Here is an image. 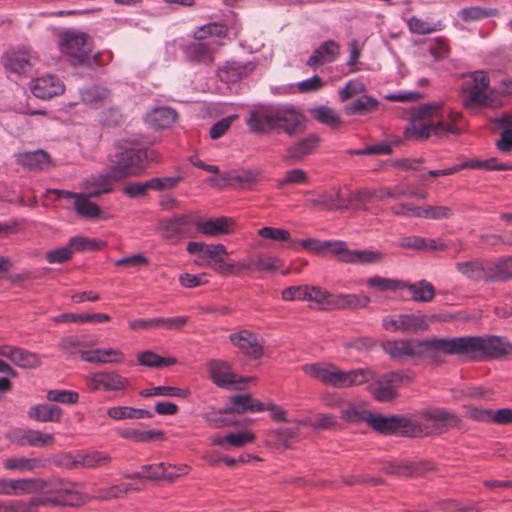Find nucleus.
Returning <instances> with one entry per match:
<instances>
[{
	"label": "nucleus",
	"mask_w": 512,
	"mask_h": 512,
	"mask_svg": "<svg viewBox=\"0 0 512 512\" xmlns=\"http://www.w3.org/2000/svg\"><path fill=\"white\" fill-rule=\"evenodd\" d=\"M465 129L461 115L441 103L419 106L412 114L410 124L404 131L408 140H424L430 136L460 134Z\"/></svg>",
	"instance_id": "1"
},
{
	"label": "nucleus",
	"mask_w": 512,
	"mask_h": 512,
	"mask_svg": "<svg viewBox=\"0 0 512 512\" xmlns=\"http://www.w3.org/2000/svg\"><path fill=\"white\" fill-rule=\"evenodd\" d=\"M45 492L44 501L54 505L76 506L86 501L81 484L66 480L47 483L37 478L0 479V495L20 496Z\"/></svg>",
	"instance_id": "2"
},
{
	"label": "nucleus",
	"mask_w": 512,
	"mask_h": 512,
	"mask_svg": "<svg viewBox=\"0 0 512 512\" xmlns=\"http://www.w3.org/2000/svg\"><path fill=\"white\" fill-rule=\"evenodd\" d=\"M58 47L62 55L73 65H82L90 69L104 66L112 59L109 51L91 55L92 42L89 36L74 29H61L57 33Z\"/></svg>",
	"instance_id": "3"
},
{
	"label": "nucleus",
	"mask_w": 512,
	"mask_h": 512,
	"mask_svg": "<svg viewBox=\"0 0 512 512\" xmlns=\"http://www.w3.org/2000/svg\"><path fill=\"white\" fill-rule=\"evenodd\" d=\"M439 344L446 354H480L495 358L512 351L511 344L498 336L446 338Z\"/></svg>",
	"instance_id": "4"
},
{
	"label": "nucleus",
	"mask_w": 512,
	"mask_h": 512,
	"mask_svg": "<svg viewBox=\"0 0 512 512\" xmlns=\"http://www.w3.org/2000/svg\"><path fill=\"white\" fill-rule=\"evenodd\" d=\"M303 371L306 375L335 388L361 385L373 377V373L368 369L343 371L329 363L306 364Z\"/></svg>",
	"instance_id": "5"
},
{
	"label": "nucleus",
	"mask_w": 512,
	"mask_h": 512,
	"mask_svg": "<svg viewBox=\"0 0 512 512\" xmlns=\"http://www.w3.org/2000/svg\"><path fill=\"white\" fill-rule=\"evenodd\" d=\"M461 91L463 104L468 109L497 107L502 103L499 94L490 88L489 79L483 71H475L466 77Z\"/></svg>",
	"instance_id": "6"
},
{
	"label": "nucleus",
	"mask_w": 512,
	"mask_h": 512,
	"mask_svg": "<svg viewBox=\"0 0 512 512\" xmlns=\"http://www.w3.org/2000/svg\"><path fill=\"white\" fill-rule=\"evenodd\" d=\"M226 36V29L218 23H208L199 27L193 35V40L185 45L184 53L194 61L207 59L220 45V40Z\"/></svg>",
	"instance_id": "7"
},
{
	"label": "nucleus",
	"mask_w": 512,
	"mask_h": 512,
	"mask_svg": "<svg viewBox=\"0 0 512 512\" xmlns=\"http://www.w3.org/2000/svg\"><path fill=\"white\" fill-rule=\"evenodd\" d=\"M154 152L145 148L128 147L115 154L113 164L116 179L142 174L153 160Z\"/></svg>",
	"instance_id": "8"
},
{
	"label": "nucleus",
	"mask_w": 512,
	"mask_h": 512,
	"mask_svg": "<svg viewBox=\"0 0 512 512\" xmlns=\"http://www.w3.org/2000/svg\"><path fill=\"white\" fill-rule=\"evenodd\" d=\"M440 341H446V338H433L426 341L389 340L383 343V349L392 358L418 357L430 351L442 352Z\"/></svg>",
	"instance_id": "9"
},
{
	"label": "nucleus",
	"mask_w": 512,
	"mask_h": 512,
	"mask_svg": "<svg viewBox=\"0 0 512 512\" xmlns=\"http://www.w3.org/2000/svg\"><path fill=\"white\" fill-rule=\"evenodd\" d=\"M382 326L388 332L418 333L428 329L429 317L421 313L386 316Z\"/></svg>",
	"instance_id": "10"
},
{
	"label": "nucleus",
	"mask_w": 512,
	"mask_h": 512,
	"mask_svg": "<svg viewBox=\"0 0 512 512\" xmlns=\"http://www.w3.org/2000/svg\"><path fill=\"white\" fill-rule=\"evenodd\" d=\"M47 194L52 193L56 199H65L71 202L76 214L86 219L103 218L100 207L92 202L89 193H74L67 190L47 189Z\"/></svg>",
	"instance_id": "11"
},
{
	"label": "nucleus",
	"mask_w": 512,
	"mask_h": 512,
	"mask_svg": "<svg viewBox=\"0 0 512 512\" xmlns=\"http://www.w3.org/2000/svg\"><path fill=\"white\" fill-rule=\"evenodd\" d=\"M276 129L282 130L289 136L305 130V116L291 104L275 105Z\"/></svg>",
	"instance_id": "12"
},
{
	"label": "nucleus",
	"mask_w": 512,
	"mask_h": 512,
	"mask_svg": "<svg viewBox=\"0 0 512 512\" xmlns=\"http://www.w3.org/2000/svg\"><path fill=\"white\" fill-rule=\"evenodd\" d=\"M85 382L91 391H121L128 388L127 378L114 371H98L85 376Z\"/></svg>",
	"instance_id": "13"
},
{
	"label": "nucleus",
	"mask_w": 512,
	"mask_h": 512,
	"mask_svg": "<svg viewBox=\"0 0 512 512\" xmlns=\"http://www.w3.org/2000/svg\"><path fill=\"white\" fill-rule=\"evenodd\" d=\"M245 123L256 134H266L276 130L275 105H257L250 109Z\"/></svg>",
	"instance_id": "14"
},
{
	"label": "nucleus",
	"mask_w": 512,
	"mask_h": 512,
	"mask_svg": "<svg viewBox=\"0 0 512 512\" xmlns=\"http://www.w3.org/2000/svg\"><path fill=\"white\" fill-rule=\"evenodd\" d=\"M406 378V375L401 372H390L371 384L369 390L377 401H389L395 396V390Z\"/></svg>",
	"instance_id": "15"
},
{
	"label": "nucleus",
	"mask_w": 512,
	"mask_h": 512,
	"mask_svg": "<svg viewBox=\"0 0 512 512\" xmlns=\"http://www.w3.org/2000/svg\"><path fill=\"white\" fill-rule=\"evenodd\" d=\"M187 251L196 255L198 265H211L212 261L221 262L228 252L223 244H205L203 242H190Z\"/></svg>",
	"instance_id": "16"
},
{
	"label": "nucleus",
	"mask_w": 512,
	"mask_h": 512,
	"mask_svg": "<svg viewBox=\"0 0 512 512\" xmlns=\"http://www.w3.org/2000/svg\"><path fill=\"white\" fill-rule=\"evenodd\" d=\"M65 86L63 81L52 74H46L30 82V90L32 94L39 99H50L54 96L62 94Z\"/></svg>",
	"instance_id": "17"
},
{
	"label": "nucleus",
	"mask_w": 512,
	"mask_h": 512,
	"mask_svg": "<svg viewBox=\"0 0 512 512\" xmlns=\"http://www.w3.org/2000/svg\"><path fill=\"white\" fill-rule=\"evenodd\" d=\"M339 253L338 261L349 263V264H376L382 260L383 254L377 250H361V249H349L347 243L342 241V246Z\"/></svg>",
	"instance_id": "18"
},
{
	"label": "nucleus",
	"mask_w": 512,
	"mask_h": 512,
	"mask_svg": "<svg viewBox=\"0 0 512 512\" xmlns=\"http://www.w3.org/2000/svg\"><path fill=\"white\" fill-rule=\"evenodd\" d=\"M116 179L113 167L105 173L92 175L86 178L82 183V188L85 189L90 196H100L101 194L109 193L112 191Z\"/></svg>",
	"instance_id": "19"
},
{
	"label": "nucleus",
	"mask_w": 512,
	"mask_h": 512,
	"mask_svg": "<svg viewBox=\"0 0 512 512\" xmlns=\"http://www.w3.org/2000/svg\"><path fill=\"white\" fill-rule=\"evenodd\" d=\"M208 369L211 379L219 387H228L245 382L244 378L234 374L228 363L222 360H211Z\"/></svg>",
	"instance_id": "20"
},
{
	"label": "nucleus",
	"mask_w": 512,
	"mask_h": 512,
	"mask_svg": "<svg viewBox=\"0 0 512 512\" xmlns=\"http://www.w3.org/2000/svg\"><path fill=\"white\" fill-rule=\"evenodd\" d=\"M0 355L21 368L33 369L40 365L37 354L10 345L0 346Z\"/></svg>",
	"instance_id": "21"
},
{
	"label": "nucleus",
	"mask_w": 512,
	"mask_h": 512,
	"mask_svg": "<svg viewBox=\"0 0 512 512\" xmlns=\"http://www.w3.org/2000/svg\"><path fill=\"white\" fill-rule=\"evenodd\" d=\"M192 215H181L161 222L160 229L166 238H176L190 233L192 225H195Z\"/></svg>",
	"instance_id": "22"
},
{
	"label": "nucleus",
	"mask_w": 512,
	"mask_h": 512,
	"mask_svg": "<svg viewBox=\"0 0 512 512\" xmlns=\"http://www.w3.org/2000/svg\"><path fill=\"white\" fill-rule=\"evenodd\" d=\"M81 359L95 364H118L123 362L124 354L116 348H98L80 351Z\"/></svg>",
	"instance_id": "23"
},
{
	"label": "nucleus",
	"mask_w": 512,
	"mask_h": 512,
	"mask_svg": "<svg viewBox=\"0 0 512 512\" xmlns=\"http://www.w3.org/2000/svg\"><path fill=\"white\" fill-rule=\"evenodd\" d=\"M407 195V190L400 185L393 188L379 187V188H364L358 191L357 198L361 202H369L371 200L383 201L386 198L399 199Z\"/></svg>",
	"instance_id": "24"
},
{
	"label": "nucleus",
	"mask_w": 512,
	"mask_h": 512,
	"mask_svg": "<svg viewBox=\"0 0 512 512\" xmlns=\"http://www.w3.org/2000/svg\"><path fill=\"white\" fill-rule=\"evenodd\" d=\"M177 118V113L170 107L159 106L151 109L144 116L145 123L153 129L169 128Z\"/></svg>",
	"instance_id": "25"
},
{
	"label": "nucleus",
	"mask_w": 512,
	"mask_h": 512,
	"mask_svg": "<svg viewBox=\"0 0 512 512\" xmlns=\"http://www.w3.org/2000/svg\"><path fill=\"white\" fill-rule=\"evenodd\" d=\"M230 340L235 346H237L243 353L247 354L248 356L255 359L262 356V345L253 333L247 330L233 333L230 335Z\"/></svg>",
	"instance_id": "26"
},
{
	"label": "nucleus",
	"mask_w": 512,
	"mask_h": 512,
	"mask_svg": "<svg viewBox=\"0 0 512 512\" xmlns=\"http://www.w3.org/2000/svg\"><path fill=\"white\" fill-rule=\"evenodd\" d=\"M423 418L426 422L433 425L434 432L436 433H441L458 423L456 415L441 408H432L424 411Z\"/></svg>",
	"instance_id": "27"
},
{
	"label": "nucleus",
	"mask_w": 512,
	"mask_h": 512,
	"mask_svg": "<svg viewBox=\"0 0 512 512\" xmlns=\"http://www.w3.org/2000/svg\"><path fill=\"white\" fill-rule=\"evenodd\" d=\"M232 220L227 217H219L216 219L204 220L199 217L195 218V226L203 235L218 236L231 232Z\"/></svg>",
	"instance_id": "28"
},
{
	"label": "nucleus",
	"mask_w": 512,
	"mask_h": 512,
	"mask_svg": "<svg viewBox=\"0 0 512 512\" xmlns=\"http://www.w3.org/2000/svg\"><path fill=\"white\" fill-rule=\"evenodd\" d=\"M13 439L20 445L44 447L53 444L54 435L50 433H42L38 430L26 429L14 432Z\"/></svg>",
	"instance_id": "29"
},
{
	"label": "nucleus",
	"mask_w": 512,
	"mask_h": 512,
	"mask_svg": "<svg viewBox=\"0 0 512 512\" xmlns=\"http://www.w3.org/2000/svg\"><path fill=\"white\" fill-rule=\"evenodd\" d=\"M371 299L367 295L333 294L330 299L331 310L336 309H362L366 308Z\"/></svg>",
	"instance_id": "30"
},
{
	"label": "nucleus",
	"mask_w": 512,
	"mask_h": 512,
	"mask_svg": "<svg viewBox=\"0 0 512 512\" xmlns=\"http://www.w3.org/2000/svg\"><path fill=\"white\" fill-rule=\"evenodd\" d=\"M299 243L302 245V247L310 252L326 256V255H332L336 257L338 260L339 253L336 252L340 250V247L342 246L341 240H327V241H321L314 238H307L303 240H299Z\"/></svg>",
	"instance_id": "31"
},
{
	"label": "nucleus",
	"mask_w": 512,
	"mask_h": 512,
	"mask_svg": "<svg viewBox=\"0 0 512 512\" xmlns=\"http://www.w3.org/2000/svg\"><path fill=\"white\" fill-rule=\"evenodd\" d=\"M339 55V45L333 41L328 40L321 44L307 60V65L316 67L325 63L333 62Z\"/></svg>",
	"instance_id": "32"
},
{
	"label": "nucleus",
	"mask_w": 512,
	"mask_h": 512,
	"mask_svg": "<svg viewBox=\"0 0 512 512\" xmlns=\"http://www.w3.org/2000/svg\"><path fill=\"white\" fill-rule=\"evenodd\" d=\"M368 425L380 433L388 434L404 427L406 425V419L403 417L382 416L371 413Z\"/></svg>",
	"instance_id": "33"
},
{
	"label": "nucleus",
	"mask_w": 512,
	"mask_h": 512,
	"mask_svg": "<svg viewBox=\"0 0 512 512\" xmlns=\"http://www.w3.org/2000/svg\"><path fill=\"white\" fill-rule=\"evenodd\" d=\"M265 410V404L253 400L249 395L232 396L229 400V406L224 408L226 413H245L260 412Z\"/></svg>",
	"instance_id": "34"
},
{
	"label": "nucleus",
	"mask_w": 512,
	"mask_h": 512,
	"mask_svg": "<svg viewBox=\"0 0 512 512\" xmlns=\"http://www.w3.org/2000/svg\"><path fill=\"white\" fill-rule=\"evenodd\" d=\"M30 60L31 57L27 50H13L6 54L4 65L8 71L22 74L30 69Z\"/></svg>",
	"instance_id": "35"
},
{
	"label": "nucleus",
	"mask_w": 512,
	"mask_h": 512,
	"mask_svg": "<svg viewBox=\"0 0 512 512\" xmlns=\"http://www.w3.org/2000/svg\"><path fill=\"white\" fill-rule=\"evenodd\" d=\"M28 417L38 422H59L62 409L57 405L36 404L29 408Z\"/></svg>",
	"instance_id": "36"
},
{
	"label": "nucleus",
	"mask_w": 512,
	"mask_h": 512,
	"mask_svg": "<svg viewBox=\"0 0 512 512\" xmlns=\"http://www.w3.org/2000/svg\"><path fill=\"white\" fill-rule=\"evenodd\" d=\"M319 143V137L316 134H309L302 138L287 150L288 161H298L311 154Z\"/></svg>",
	"instance_id": "37"
},
{
	"label": "nucleus",
	"mask_w": 512,
	"mask_h": 512,
	"mask_svg": "<svg viewBox=\"0 0 512 512\" xmlns=\"http://www.w3.org/2000/svg\"><path fill=\"white\" fill-rule=\"evenodd\" d=\"M252 67L250 64H240L235 61L226 62L217 71V76L220 81L224 83H236L239 81L248 71H251Z\"/></svg>",
	"instance_id": "38"
},
{
	"label": "nucleus",
	"mask_w": 512,
	"mask_h": 512,
	"mask_svg": "<svg viewBox=\"0 0 512 512\" xmlns=\"http://www.w3.org/2000/svg\"><path fill=\"white\" fill-rule=\"evenodd\" d=\"M45 465L46 461L41 458L12 457L3 462L5 469L19 472H32Z\"/></svg>",
	"instance_id": "39"
},
{
	"label": "nucleus",
	"mask_w": 512,
	"mask_h": 512,
	"mask_svg": "<svg viewBox=\"0 0 512 512\" xmlns=\"http://www.w3.org/2000/svg\"><path fill=\"white\" fill-rule=\"evenodd\" d=\"M457 270L473 281H491L490 266L485 268L479 261L460 262L456 265Z\"/></svg>",
	"instance_id": "40"
},
{
	"label": "nucleus",
	"mask_w": 512,
	"mask_h": 512,
	"mask_svg": "<svg viewBox=\"0 0 512 512\" xmlns=\"http://www.w3.org/2000/svg\"><path fill=\"white\" fill-rule=\"evenodd\" d=\"M20 165L29 169H44L49 164V155L43 150L27 151L17 155Z\"/></svg>",
	"instance_id": "41"
},
{
	"label": "nucleus",
	"mask_w": 512,
	"mask_h": 512,
	"mask_svg": "<svg viewBox=\"0 0 512 512\" xmlns=\"http://www.w3.org/2000/svg\"><path fill=\"white\" fill-rule=\"evenodd\" d=\"M497 121L503 130L496 141V147L501 153L508 154L512 151V115L503 114Z\"/></svg>",
	"instance_id": "42"
},
{
	"label": "nucleus",
	"mask_w": 512,
	"mask_h": 512,
	"mask_svg": "<svg viewBox=\"0 0 512 512\" xmlns=\"http://www.w3.org/2000/svg\"><path fill=\"white\" fill-rule=\"evenodd\" d=\"M81 101L89 107H98L109 97V91L103 86L93 85L80 89Z\"/></svg>",
	"instance_id": "43"
},
{
	"label": "nucleus",
	"mask_w": 512,
	"mask_h": 512,
	"mask_svg": "<svg viewBox=\"0 0 512 512\" xmlns=\"http://www.w3.org/2000/svg\"><path fill=\"white\" fill-rule=\"evenodd\" d=\"M307 298L305 301L311 303V307L318 310H331L330 299L332 293L321 289L320 287L307 285Z\"/></svg>",
	"instance_id": "44"
},
{
	"label": "nucleus",
	"mask_w": 512,
	"mask_h": 512,
	"mask_svg": "<svg viewBox=\"0 0 512 512\" xmlns=\"http://www.w3.org/2000/svg\"><path fill=\"white\" fill-rule=\"evenodd\" d=\"M110 320V316L104 313H84V314H74V313H63L59 316L53 318L55 323H63V322H80V323H90V322H108Z\"/></svg>",
	"instance_id": "45"
},
{
	"label": "nucleus",
	"mask_w": 512,
	"mask_h": 512,
	"mask_svg": "<svg viewBox=\"0 0 512 512\" xmlns=\"http://www.w3.org/2000/svg\"><path fill=\"white\" fill-rule=\"evenodd\" d=\"M366 285L370 289H374L379 292H394L404 289V287H406V282L382 276H373L366 279Z\"/></svg>",
	"instance_id": "46"
},
{
	"label": "nucleus",
	"mask_w": 512,
	"mask_h": 512,
	"mask_svg": "<svg viewBox=\"0 0 512 512\" xmlns=\"http://www.w3.org/2000/svg\"><path fill=\"white\" fill-rule=\"evenodd\" d=\"M404 289H408L412 299L416 302H430L435 296L434 287L426 280H421L413 284L406 282Z\"/></svg>",
	"instance_id": "47"
},
{
	"label": "nucleus",
	"mask_w": 512,
	"mask_h": 512,
	"mask_svg": "<svg viewBox=\"0 0 512 512\" xmlns=\"http://www.w3.org/2000/svg\"><path fill=\"white\" fill-rule=\"evenodd\" d=\"M378 100L369 95H362L350 104L344 107L348 115L366 114L374 111L378 107Z\"/></svg>",
	"instance_id": "48"
},
{
	"label": "nucleus",
	"mask_w": 512,
	"mask_h": 512,
	"mask_svg": "<svg viewBox=\"0 0 512 512\" xmlns=\"http://www.w3.org/2000/svg\"><path fill=\"white\" fill-rule=\"evenodd\" d=\"M249 264V270L254 268L258 272H275L283 267V261L276 256H258L245 260Z\"/></svg>",
	"instance_id": "49"
},
{
	"label": "nucleus",
	"mask_w": 512,
	"mask_h": 512,
	"mask_svg": "<svg viewBox=\"0 0 512 512\" xmlns=\"http://www.w3.org/2000/svg\"><path fill=\"white\" fill-rule=\"evenodd\" d=\"M68 247L73 255L80 251H95L106 247V242L99 239H91L83 236L72 237L68 242Z\"/></svg>",
	"instance_id": "50"
},
{
	"label": "nucleus",
	"mask_w": 512,
	"mask_h": 512,
	"mask_svg": "<svg viewBox=\"0 0 512 512\" xmlns=\"http://www.w3.org/2000/svg\"><path fill=\"white\" fill-rule=\"evenodd\" d=\"M110 462V456L100 451H91L78 454L74 459L75 465H81L87 468L104 466Z\"/></svg>",
	"instance_id": "51"
},
{
	"label": "nucleus",
	"mask_w": 512,
	"mask_h": 512,
	"mask_svg": "<svg viewBox=\"0 0 512 512\" xmlns=\"http://www.w3.org/2000/svg\"><path fill=\"white\" fill-rule=\"evenodd\" d=\"M137 360L139 364L152 368L167 367L177 362L174 357H161L149 350L138 353Z\"/></svg>",
	"instance_id": "52"
},
{
	"label": "nucleus",
	"mask_w": 512,
	"mask_h": 512,
	"mask_svg": "<svg viewBox=\"0 0 512 512\" xmlns=\"http://www.w3.org/2000/svg\"><path fill=\"white\" fill-rule=\"evenodd\" d=\"M491 281H506L512 277V256L499 259L490 266Z\"/></svg>",
	"instance_id": "53"
},
{
	"label": "nucleus",
	"mask_w": 512,
	"mask_h": 512,
	"mask_svg": "<svg viewBox=\"0 0 512 512\" xmlns=\"http://www.w3.org/2000/svg\"><path fill=\"white\" fill-rule=\"evenodd\" d=\"M409 30L415 34H430L432 32L440 31L443 28V24L441 21L437 22H428L424 21L418 17L412 16L407 21Z\"/></svg>",
	"instance_id": "54"
},
{
	"label": "nucleus",
	"mask_w": 512,
	"mask_h": 512,
	"mask_svg": "<svg viewBox=\"0 0 512 512\" xmlns=\"http://www.w3.org/2000/svg\"><path fill=\"white\" fill-rule=\"evenodd\" d=\"M371 412L363 406L357 404H348L341 409V418L349 422H367Z\"/></svg>",
	"instance_id": "55"
},
{
	"label": "nucleus",
	"mask_w": 512,
	"mask_h": 512,
	"mask_svg": "<svg viewBox=\"0 0 512 512\" xmlns=\"http://www.w3.org/2000/svg\"><path fill=\"white\" fill-rule=\"evenodd\" d=\"M189 394L190 392L187 389H181L171 386H157L151 389H145L140 392V395L142 397L164 396L186 398L189 396Z\"/></svg>",
	"instance_id": "56"
},
{
	"label": "nucleus",
	"mask_w": 512,
	"mask_h": 512,
	"mask_svg": "<svg viewBox=\"0 0 512 512\" xmlns=\"http://www.w3.org/2000/svg\"><path fill=\"white\" fill-rule=\"evenodd\" d=\"M311 114L318 122L330 127H337L341 123L339 115L328 106H318L311 110Z\"/></svg>",
	"instance_id": "57"
},
{
	"label": "nucleus",
	"mask_w": 512,
	"mask_h": 512,
	"mask_svg": "<svg viewBox=\"0 0 512 512\" xmlns=\"http://www.w3.org/2000/svg\"><path fill=\"white\" fill-rule=\"evenodd\" d=\"M42 501L39 499L23 500H5L3 501V512H37L38 506Z\"/></svg>",
	"instance_id": "58"
},
{
	"label": "nucleus",
	"mask_w": 512,
	"mask_h": 512,
	"mask_svg": "<svg viewBox=\"0 0 512 512\" xmlns=\"http://www.w3.org/2000/svg\"><path fill=\"white\" fill-rule=\"evenodd\" d=\"M259 170L257 169H247L243 170L237 174H231V173H223L221 175V179L223 182H227L230 180L237 181L242 187H248L254 184L259 177Z\"/></svg>",
	"instance_id": "59"
},
{
	"label": "nucleus",
	"mask_w": 512,
	"mask_h": 512,
	"mask_svg": "<svg viewBox=\"0 0 512 512\" xmlns=\"http://www.w3.org/2000/svg\"><path fill=\"white\" fill-rule=\"evenodd\" d=\"M138 489V487H133L131 484L112 485L110 487L100 488L97 491L96 497L100 499L121 498L130 490Z\"/></svg>",
	"instance_id": "60"
},
{
	"label": "nucleus",
	"mask_w": 512,
	"mask_h": 512,
	"mask_svg": "<svg viewBox=\"0 0 512 512\" xmlns=\"http://www.w3.org/2000/svg\"><path fill=\"white\" fill-rule=\"evenodd\" d=\"M496 10L479 6L463 8L458 12L459 17L464 21H477L496 14Z\"/></svg>",
	"instance_id": "61"
},
{
	"label": "nucleus",
	"mask_w": 512,
	"mask_h": 512,
	"mask_svg": "<svg viewBox=\"0 0 512 512\" xmlns=\"http://www.w3.org/2000/svg\"><path fill=\"white\" fill-rule=\"evenodd\" d=\"M426 50L434 61L445 59L449 54V47L443 38H435L426 43Z\"/></svg>",
	"instance_id": "62"
},
{
	"label": "nucleus",
	"mask_w": 512,
	"mask_h": 512,
	"mask_svg": "<svg viewBox=\"0 0 512 512\" xmlns=\"http://www.w3.org/2000/svg\"><path fill=\"white\" fill-rule=\"evenodd\" d=\"M308 176L303 169L295 168L288 170L284 176L277 180V187L282 189L289 184H306Z\"/></svg>",
	"instance_id": "63"
},
{
	"label": "nucleus",
	"mask_w": 512,
	"mask_h": 512,
	"mask_svg": "<svg viewBox=\"0 0 512 512\" xmlns=\"http://www.w3.org/2000/svg\"><path fill=\"white\" fill-rule=\"evenodd\" d=\"M46 398L50 402L75 404L78 402L79 394L71 390L54 389L47 392Z\"/></svg>",
	"instance_id": "64"
}]
</instances>
